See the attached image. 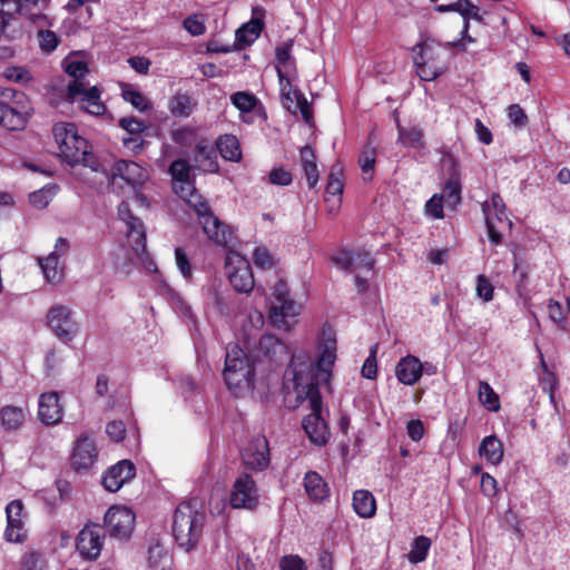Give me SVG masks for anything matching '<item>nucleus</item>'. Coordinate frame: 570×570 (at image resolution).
<instances>
[{
  "mask_svg": "<svg viewBox=\"0 0 570 570\" xmlns=\"http://www.w3.org/2000/svg\"><path fill=\"white\" fill-rule=\"evenodd\" d=\"M376 161L375 148L366 147L358 156V164L364 175V180H371L373 178L374 167Z\"/></svg>",
  "mask_w": 570,
  "mask_h": 570,
  "instance_id": "obj_48",
  "label": "nucleus"
},
{
  "mask_svg": "<svg viewBox=\"0 0 570 570\" xmlns=\"http://www.w3.org/2000/svg\"><path fill=\"white\" fill-rule=\"evenodd\" d=\"M226 273L233 288L238 293L248 294L255 286L254 274L249 262L238 253L226 257Z\"/></svg>",
  "mask_w": 570,
  "mask_h": 570,
  "instance_id": "obj_9",
  "label": "nucleus"
},
{
  "mask_svg": "<svg viewBox=\"0 0 570 570\" xmlns=\"http://www.w3.org/2000/svg\"><path fill=\"white\" fill-rule=\"evenodd\" d=\"M135 475V464L129 460H121L104 473L101 483L107 491L117 492Z\"/></svg>",
  "mask_w": 570,
  "mask_h": 570,
  "instance_id": "obj_17",
  "label": "nucleus"
},
{
  "mask_svg": "<svg viewBox=\"0 0 570 570\" xmlns=\"http://www.w3.org/2000/svg\"><path fill=\"white\" fill-rule=\"evenodd\" d=\"M216 158L215 149L206 139L197 141L194 149V159L203 170L208 173L217 171L219 166Z\"/></svg>",
  "mask_w": 570,
  "mask_h": 570,
  "instance_id": "obj_30",
  "label": "nucleus"
},
{
  "mask_svg": "<svg viewBox=\"0 0 570 570\" xmlns=\"http://www.w3.org/2000/svg\"><path fill=\"white\" fill-rule=\"evenodd\" d=\"M352 504L355 513L364 519L372 518L376 512V501L367 490H356L353 493Z\"/></svg>",
  "mask_w": 570,
  "mask_h": 570,
  "instance_id": "obj_33",
  "label": "nucleus"
},
{
  "mask_svg": "<svg viewBox=\"0 0 570 570\" xmlns=\"http://www.w3.org/2000/svg\"><path fill=\"white\" fill-rule=\"evenodd\" d=\"M106 530L97 524H86L76 538V550L83 560H96L102 550Z\"/></svg>",
  "mask_w": 570,
  "mask_h": 570,
  "instance_id": "obj_11",
  "label": "nucleus"
},
{
  "mask_svg": "<svg viewBox=\"0 0 570 570\" xmlns=\"http://www.w3.org/2000/svg\"><path fill=\"white\" fill-rule=\"evenodd\" d=\"M223 374L230 391L254 387L255 364L238 345L227 350Z\"/></svg>",
  "mask_w": 570,
  "mask_h": 570,
  "instance_id": "obj_5",
  "label": "nucleus"
},
{
  "mask_svg": "<svg viewBox=\"0 0 570 570\" xmlns=\"http://www.w3.org/2000/svg\"><path fill=\"white\" fill-rule=\"evenodd\" d=\"M399 139L404 146L421 149L424 147L423 130L416 127L404 128L397 125Z\"/></svg>",
  "mask_w": 570,
  "mask_h": 570,
  "instance_id": "obj_42",
  "label": "nucleus"
},
{
  "mask_svg": "<svg viewBox=\"0 0 570 570\" xmlns=\"http://www.w3.org/2000/svg\"><path fill=\"white\" fill-rule=\"evenodd\" d=\"M508 117L515 127H524L528 124V116L518 104L508 107Z\"/></svg>",
  "mask_w": 570,
  "mask_h": 570,
  "instance_id": "obj_61",
  "label": "nucleus"
},
{
  "mask_svg": "<svg viewBox=\"0 0 570 570\" xmlns=\"http://www.w3.org/2000/svg\"><path fill=\"white\" fill-rule=\"evenodd\" d=\"M27 409L7 405L0 410V423L6 431H16L22 426L26 420Z\"/></svg>",
  "mask_w": 570,
  "mask_h": 570,
  "instance_id": "obj_34",
  "label": "nucleus"
},
{
  "mask_svg": "<svg viewBox=\"0 0 570 570\" xmlns=\"http://www.w3.org/2000/svg\"><path fill=\"white\" fill-rule=\"evenodd\" d=\"M253 261L255 266L261 269L274 267V257L266 247H256L253 253Z\"/></svg>",
  "mask_w": 570,
  "mask_h": 570,
  "instance_id": "obj_54",
  "label": "nucleus"
},
{
  "mask_svg": "<svg viewBox=\"0 0 570 570\" xmlns=\"http://www.w3.org/2000/svg\"><path fill=\"white\" fill-rule=\"evenodd\" d=\"M320 350L316 362L306 353L294 354L289 367L297 397L306 400L311 410L303 419L302 426L311 443L323 446L328 442L331 431L322 416L323 400L320 385L330 381L336 360V337L331 327L323 328Z\"/></svg>",
  "mask_w": 570,
  "mask_h": 570,
  "instance_id": "obj_1",
  "label": "nucleus"
},
{
  "mask_svg": "<svg viewBox=\"0 0 570 570\" xmlns=\"http://www.w3.org/2000/svg\"><path fill=\"white\" fill-rule=\"evenodd\" d=\"M39 265L49 283L58 284L63 279V267L59 266L56 252L50 253L46 258L39 259Z\"/></svg>",
  "mask_w": 570,
  "mask_h": 570,
  "instance_id": "obj_36",
  "label": "nucleus"
},
{
  "mask_svg": "<svg viewBox=\"0 0 570 570\" xmlns=\"http://www.w3.org/2000/svg\"><path fill=\"white\" fill-rule=\"evenodd\" d=\"M299 161L309 188H314L320 178L314 149L306 145L299 151Z\"/></svg>",
  "mask_w": 570,
  "mask_h": 570,
  "instance_id": "obj_31",
  "label": "nucleus"
},
{
  "mask_svg": "<svg viewBox=\"0 0 570 570\" xmlns=\"http://www.w3.org/2000/svg\"><path fill=\"white\" fill-rule=\"evenodd\" d=\"M453 53L434 38H422L411 48L414 73L421 81L430 82L442 77L450 68Z\"/></svg>",
  "mask_w": 570,
  "mask_h": 570,
  "instance_id": "obj_2",
  "label": "nucleus"
},
{
  "mask_svg": "<svg viewBox=\"0 0 570 570\" xmlns=\"http://www.w3.org/2000/svg\"><path fill=\"white\" fill-rule=\"evenodd\" d=\"M112 177L114 179L119 177L128 185L135 187L147 178V174L137 163L121 159L115 164Z\"/></svg>",
  "mask_w": 570,
  "mask_h": 570,
  "instance_id": "obj_25",
  "label": "nucleus"
},
{
  "mask_svg": "<svg viewBox=\"0 0 570 570\" xmlns=\"http://www.w3.org/2000/svg\"><path fill=\"white\" fill-rule=\"evenodd\" d=\"M195 106L196 102L189 94L177 91L170 99L168 108L175 117H188Z\"/></svg>",
  "mask_w": 570,
  "mask_h": 570,
  "instance_id": "obj_37",
  "label": "nucleus"
},
{
  "mask_svg": "<svg viewBox=\"0 0 570 570\" xmlns=\"http://www.w3.org/2000/svg\"><path fill=\"white\" fill-rule=\"evenodd\" d=\"M48 325L65 343L70 342L78 331V324L71 311L65 305H56L49 309Z\"/></svg>",
  "mask_w": 570,
  "mask_h": 570,
  "instance_id": "obj_14",
  "label": "nucleus"
},
{
  "mask_svg": "<svg viewBox=\"0 0 570 570\" xmlns=\"http://www.w3.org/2000/svg\"><path fill=\"white\" fill-rule=\"evenodd\" d=\"M229 504L233 509L255 510L259 504L258 488L248 473L239 474L229 493Z\"/></svg>",
  "mask_w": 570,
  "mask_h": 570,
  "instance_id": "obj_10",
  "label": "nucleus"
},
{
  "mask_svg": "<svg viewBox=\"0 0 570 570\" xmlns=\"http://www.w3.org/2000/svg\"><path fill=\"white\" fill-rule=\"evenodd\" d=\"M343 169L342 167L334 166L328 175L327 184L325 187V200H328V196H337L338 203H341V196L343 194Z\"/></svg>",
  "mask_w": 570,
  "mask_h": 570,
  "instance_id": "obj_45",
  "label": "nucleus"
},
{
  "mask_svg": "<svg viewBox=\"0 0 570 570\" xmlns=\"http://www.w3.org/2000/svg\"><path fill=\"white\" fill-rule=\"evenodd\" d=\"M230 99L240 112H250L258 104L257 97L248 91H237L232 95Z\"/></svg>",
  "mask_w": 570,
  "mask_h": 570,
  "instance_id": "obj_46",
  "label": "nucleus"
},
{
  "mask_svg": "<svg viewBox=\"0 0 570 570\" xmlns=\"http://www.w3.org/2000/svg\"><path fill=\"white\" fill-rule=\"evenodd\" d=\"M38 42L43 52L50 53L60 43V38L51 30H39Z\"/></svg>",
  "mask_w": 570,
  "mask_h": 570,
  "instance_id": "obj_52",
  "label": "nucleus"
},
{
  "mask_svg": "<svg viewBox=\"0 0 570 570\" xmlns=\"http://www.w3.org/2000/svg\"><path fill=\"white\" fill-rule=\"evenodd\" d=\"M277 77L283 106L293 114L299 110L304 120L309 121L313 118V111L304 94L297 88L292 87L289 78L281 68L277 70Z\"/></svg>",
  "mask_w": 570,
  "mask_h": 570,
  "instance_id": "obj_13",
  "label": "nucleus"
},
{
  "mask_svg": "<svg viewBox=\"0 0 570 570\" xmlns=\"http://www.w3.org/2000/svg\"><path fill=\"white\" fill-rule=\"evenodd\" d=\"M432 541L430 538L425 535L416 537L411 546V550L407 554V559L411 563L416 564L425 561L429 550L431 548Z\"/></svg>",
  "mask_w": 570,
  "mask_h": 570,
  "instance_id": "obj_40",
  "label": "nucleus"
},
{
  "mask_svg": "<svg viewBox=\"0 0 570 570\" xmlns=\"http://www.w3.org/2000/svg\"><path fill=\"white\" fill-rule=\"evenodd\" d=\"M423 372L424 365L420 358L411 354L402 357L395 366V375L404 385H414L420 381Z\"/></svg>",
  "mask_w": 570,
  "mask_h": 570,
  "instance_id": "obj_22",
  "label": "nucleus"
},
{
  "mask_svg": "<svg viewBox=\"0 0 570 570\" xmlns=\"http://www.w3.org/2000/svg\"><path fill=\"white\" fill-rule=\"evenodd\" d=\"M304 488L308 498L314 502H322L330 497L327 482L315 471H308L305 474Z\"/></svg>",
  "mask_w": 570,
  "mask_h": 570,
  "instance_id": "obj_29",
  "label": "nucleus"
},
{
  "mask_svg": "<svg viewBox=\"0 0 570 570\" xmlns=\"http://www.w3.org/2000/svg\"><path fill=\"white\" fill-rule=\"evenodd\" d=\"M444 203L443 195L434 194L425 204V213L434 219H442Z\"/></svg>",
  "mask_w": 570,
  "mask_h": 570,
  "instance_id": "obj_53",
  "label": "nucleus"
},
{
  "mask_svg": "<svg viewBox=\"0 0 570 570\" xmlns=\"http://www.w3.org/2000/svg\"><path fill=\"white\" fill-rule=\"evenodd\" d=\"M292 47H293L292 41L276 47L275 58L278 63V66L276 67V71L278 70V68H281L282 71L285 73L284 69L287 70L292 66L295 65V61L292 59V56H291Z\"/></svg>",
  "mask_w": 570,
  "mask_h": 570,
  "instance_id": "obj_50",
  "label": "nucleus"
},
{
  "mask_svg": "<svg viewBox=\"0 0 570 570\" xmlns=\"http://www.w3.org/2000/svg\"><path fill=\"white\" fill-rule=\"evenodd\" d=\"M195 139V131L188 127H181L171 132V140L180 146H190Z\"/></svg>",
  "mask_w": 570,
  "mask_h": 570,
  "instance_id": "obj_58",
  "label": "nucleus"
},
{
  "mask_svg": "<svg viewBox=\"0 0 570 570\" xmlns=\"http://www.w3.org/2000/svg\"><path fill=\"white\" fill-rule=\"evenodd\" d=\"M332 261L347 272H371L375 264L372 254L365 249H341L332 257Z\"/></svg>",
  "mask_w": 570,
  "mask_h": 570,
  "instance_id": "obj_16",
  "label": "nucleus"
},
{
  "mask_svg": "<svg viewBox=\"0 0 570 570\" xmlns=\"http://www.w3.org/2000/svg\"><path fill=\"white\" fill-rule=\"evenodd\" d=\"M58 189L59 187L57 184H48L40 188L39 190L32 191L29 195V202L33 207L38 209H43L56 196Z\"/></svg>",
  "mask_w": 570,
  "mask_h": 570,
  "instance_id": "obj_41",
  "label": "nucleus"
},
{
  "mask_svg": "<svg viewBox=\"0 0 570 570\" xmlns=\"http://www.w3.org/2000/svg\"><path fill=\"white\" fill-rule=\"evenodd\" d=\"M10 512L11 509L9 510V520H7V527L4 529L3 537L8 542L23 543L28 538L24 522L22 519H12Z\"/></svg>",
  "mask_w": 570,
  "mask_h": 570,
  "instance_id": "obj_38",
  "label": "nucleus"
},
{
  "mask_svg": "<svg viewBox=\"0 0 570 570\" xmlns=\"http://www.w3.org/2000/svg\"><path fill=\"white\" fill-rule=\"evenodd\" d=\"M135 518V513L129 508L112 505L105 514L102 528L110 537L127 539L134 530Z\"/></svg>",
  "mask_w": 570,
  "mask_h": 570,
  "instance_id": "obj_12",
  "label": "nucleus"
},
{
  "mask_svg": "<svg viewBox=\"0 0 570 570\" xmlns=\"http://www.w3.org/2000/svg\"><path fill=\"white\" fill-rule=\"evenodd\" d=\"M206 236L215 244L227 246L233 237L229 227L214 215L208 202L205 199L193 207Z\"/></svg>",
  "mask_w": 570,
  "mask_h": 570,
  "instance_id": "obj_8",
  "label": "nucleus"
},
{
  "mask_svg": "<svg viewBox=\"0 0 570 570\" xmlns=\"http://www.w3.org/2000/svg\"><path fill=\"white\" fill-rule=\"evenodd\" d=\"M216 148L226 160L238 161L242 157L239 141L234 135L219 136L216 141Z\"/></svg>",
  "mask_w": 570,
  "mask_h": 570,
  "instance_id": "obj_35",
  "label": "nucleus"
},
{
  "mask_svg": "<svg viewBox=\"0 0 570 570\" xmlns=\"http://www.w3.org/2000/svg\"><path fill=\"white\" fill-rule=\"evenodd\" d=\"M274 301L268 311L271 323L278 328L289 330L288 318H294L299 311L295 301L289 298L287 284L278 281L273 288Z\"/></svg>",
  "mask_w": 570,
  "mask_h": 570,
  "instance_id": "obj_7",
  "label": "nucleus"
},
{
  "mask_svg": "<svg viewBox=\"0 0 570 570\" xmlns=\"http://www.w3.org/2000/svg\"><path fill=\"white\" fill-rule=\"evenodd\" d=\"M479 401L492 412H498L501 407L498 394L493 391L491 385L485 381L479 382L478 391Z\"/></svg>",
  "mask_w": 570,
  "mask_h": 570,
  "instance_id": "obj_43",
  "label": "nucleus"
},
{
  "mask_svg": "<svg viewBox=\"0 0 570 570\" xmlns=\"http://www.w3.org/2000/svg\"><path fill=\"white\" fill-rule=\"evenodd\" d=\"M268 181L276 186H288L293 181V176L284 168H274L268 175Z\"/></svg>",
  "mask_w": 570,
  "mask_h": 570,
  "instance_id": "obj_59",
  "label": "nucleus"
},
{
  "mask_svg": "<svg viewBox=\"0 0 570 570\" xmlns=\"http://www.w3.org/2000/svg\"><path fill=\"white\" fill-rule=\"evenodd\" d=\"M169 173L174 180L180 183V186H187L190 183V165L185 159H176L169 166Z\"/></svg>",
  "mask_w": 570,
  "mask_h": 570,
  "instance_id": "obj_47",
  "label": "nucleus"
},
{
  "mask_svg": "<svg viewBox=\"0 0 570 570\" xmlns=\"http://www.w3.org/2000/svg\"><path fill=\"white\" fill-rule=\"evenodd\" d=\"M206 514L191 502L178 504L173 517V535L178 547L189 552L200 541Z\"/></svg>",
  "mask_w": 570,
  "mask_h": 570,
  "instance_id": "obj_4",
  "label": "nucleus"
},
{
  "mask_svg": "<svg viewBox=\"0 0 570 570\" xmlns=\"http://www.w3.org/2000/svg\"><path fill=\"white\" fill-rule=\"evenodd\" d=\"M183 27L187 30L191 36H202L206 31V27L199 18L194 14L184 19Z\"/></svg>",
  "mask_w": 570,
  "mask_h": 570,
  "instance_id": "obj_62",
  "label": "nucleus"
},
{
  "mask_svg": "<svg viewBox=\"0 0 570 570\" xmlns=\"http://www.w3.org/2000/svg\"><path fill=\"white\" fill-rule=\"evenodd\" d=\"M65 71L73 79L67 86V98L76 100V97L83 90V78L88 72V65L82 60H71L66 62Z\"/></svg>",
  "mask_w": 570,
  "mask_h": 570,
  "instance_id": "obj_24",
  "label": "nucleus"
},
{
  "mask_svg": "<svg viewBox=\"0 0 570 570\" xmlns=\"http://www.w3.org/2000/svg\"><path fill=\"white\" fill-rule=\"evenodd\" d=\"M45 564L42 554L36 551L27 552L21 558L22 570H43Z\"/></svg>",
  "mask_w": 570,
  "mask_h": 570,
  "instance_id": "obj_55",
  "label": "nucleus"
},
{
  "mask_svg": "<svg viewBox=\"0 0 570 570\" xmlns=\"http://www.w3.org/2000/svg\"><path fill=\"white\" fill-rule=\"evenodd\" d=\"M118 125L127 132V136L122 137V145L135 154L142 151L146 144L142 138L144 131L147 130L146 124L131 116L120 118Z\"/></svg>",
  "mask_w": 570,
  "mask_h": 570,
  "instance_id": "obj_19",
  "label": "nucleus"
},
{
  "mask_svg": "<svg viewBox=\"0 0 570 570\" xmlns=\"http://www.w3.org/2000/svg\"><path fill=\"white\" fill-rule=\"evenodd\" d=\"M264 22L261 19H252L236 31V39L244 45H250L261 35Z\"/></svg>",
  "mask_w": 570,
  "mask_h": 570,
  "instance_id": "obj_39",
  "label": "nucleus"
},
{
  "mask_svg": "<svg viewBox=\"0 0 570 570\" xmlns=\"http://www.w3.org/2000/svg\"><path fill=\"white\" fill-rule=\"evenodd\" d=\"M176 265L186 279H190L193 276L190 261L181 247L175 249Z\"/></svg>",
  "mask_w": 570,
  "mask_h": 570,
  "instance_id": "obj_56",
  "label": "nucleus"
},
{
  "mask_svg": "<svg viewBox=\"0 0 570 570\" xmlns=\"http://www.w3.org/2000/svg\"><path fill=\"white\" fill-rule=\"evenodd\" d=\"M475 289L478 296L482 297L485 302L493 299L494 287L484 275L478 276Z\"/></svg>",
  "mask_w": 570,
  "mask_h": 570,
  "instance_id": "obj_60",
  "label": "nucleus"
},
{
  "mask_svg": "<svg viewBox=\"0 0 570 570\" xmlns=\"http://www.w3.org/2000/svg\"><path fill=\"white\" fill-rule=\"evenodd\" d=\"M6 92H10L13 100L11 104L0 101V127L21 130L26 127L32 109L30 100L23 92L13 89H6L2 96H7Z\"/></svg>",
  "mask_w": 570,
  "mask_h": 570,
  "instance_id": "obj_6",
  "label": "nucleus"
},
{
  "mask_svg": "<svg viewBox=\"0 0 570 570\" xmlns=\"http://www.w3.org/2000/svg\"><path fill=\"white\" fill-rule=\"evenodd\" d=\"M289 354L284 342L272 334L261 336L257 345V356L271 362H282Z\"/></svg>",
  "mask_w": 570,
  "mask_h": 570,
  "instance_id": "obj_23",
  "label": "nucleus"
},
{
  "mask_svg": "<svg viewBox=\"0 0 570 570\" xmlns=\"http://www.w3.org/2000/svg\"><path fill=\"white\" fill-rule=\"evenodd\" d=\"M38 417L45 425H55L62 419V406L57 392H46L39 396Z\"/></svg>",
  "mask_w": 570,
  "mask_h": 570,
  "instance_id": "obj_20",
  "label": "nucleus"
},
{
  "mask_svg": "<svg viewBox=\"0 0 570 570\" xmlns=\"http://www.w3.org/2000/svg\"><path fill=\"white\" fill-rule=\"evenodd\" d=\"M98 456V451L92 439L87 435L80 436L73 446L70 464L71 468L79 472L88 470L92 466Z\"/></svg>",
  "mask_w": 570,
  "mask_h": 570,
  "instance_id": "obj_18",
  "label": "nucleus"
},
{
  "mask_svg": "<svg viewBox=\"0 0 570 570\" xmlns=\"http://www.w3.org/2000/svg\"><path fill=\"white\" fill-rule=\"evenodd\" d=\"M443 166L446 169L448 179L443 186V198L448 206L455 207L461 202V166L458 159L451 155L446 154L443 157Z\"/></svg>",
  "mask_w": 570,
  "mask_h": 570,
  "instance_id": "obj_15",
  "label": "nucleus"
},
{
  "mask_svg": "<svg viewBox=\"0 0 570 570\" xmlns=\"http://www.w3.org/2000/svg\"><path fill=\"white\" fill-rule=\"evenodd\" d=\"M479 454L489 463L498 465L503 460V445L495 435L485 436L479 445Z\"/></svg>",
  "mask_w": 570,
  "mask_h": 570,
  "instance_id": "obj_32",
  "label": "nucleus"
},
{
  "mask_svg": "<svg viewBox=\"0 0 570 570\" xmlns=\"http://www.w3.org/2000/svg\"><path fill=\"white\" fill-rule=\"evenodd\" d=\"M3 76L9 81L20 85H27L33 79L31 72L26 67L21 66L7 67L3 71Z\"/></svg>",
  "mask_w": 570,
  "mask_h": 570,
  "instance_id": "obj_49",
  "label": "nucleus"
},
{
  "mask_svg": "<svg viewBox=\"0 0 570 570\" xmlns=\"http://www.w3.org/2000/svg\"><path fill=\"white\" fill-rule=\"evenodd\" d=\"M279 568L281 570H308L305 561L298 554L282 557Z\"/></svg>",
  "mask_w": 570,
  "mask_h": 570,
  "instance_id": "obj_57",
  "label": "nucleus"
},
{
  "mask_svg": "<svg viewBox=\"0 0 570 570\" xmlns=\"http://www.w3.org/2000/svg\"><path fill=\"white\" fill-rule=\"evenodd\" d=\"M438 12H449L455 11L459 12L464 20V32L469 30L470 19H474L478 21H482V17L480 16V8L473 4L469 0H458L450 4H439L435 7Z\"/></svg>",
  "mask_w": 570,
  "mask_h": 570,
  "instance_id": "obj_28",
  "label": "nucleus"
},
{
  "mask_svg": "<svg viewBox=\"0 0 570 570\" xmlns=\"http://www.w3.org/2000/svg\"><path fill=\"white\" fill-rule=\"evenodd\" d=\"M106 432L115 442H121L126 438V426L122 421H111L106 426Z\"/></svg>",
  "mask_w": 570,
  "mask_h": 570,
  "instance_id": "obj_63",
  "label": "nucleus"
},
{
  "mask_svg": "<svg viewBox=\"0 0 570 570\" xmlns=\"http://www.w3.org/2000/svg\"><path fill=\"white\" fill-rule=\"evenodd\" d=\"M52 134L63 161L70 166L83 165L94 171L99 170V160L90 150L88 140L78 134L75 124L57 122L52 128Z\"/></svg>",
  "mask_w": 570,
  "mask_h": 570,
  "instance_id": "obj_3",
  "label": "nucleus"
},
{
  "mask_svg": "<svg viewBox=\"0 0 570 570\" xmlns=\"http://www.w3.org/2000/svg\"><path fill=\"white\" fill-rule=\"evenodd\" d=\"M176 194L184 199L187 205L193 208L198 203L205 200V198L197 191L193 184H187V186H175Z\"/></svg>",
  "mask_w": 570,
  "mask_h": 570,
  "instance_id": "obj_51",
  "label": "nucleus"
},
{
  "mask_svg": "<svg viewBox=\"0 0 570 570\" xmlns=\"http://www.w3.org/2000/svg\"><path fill=\"white\" fill-rule=\"evenodd\" d=\"M121 97L126 102H129L139 111H146L150 107L147 98L139 90L132 88L128 83H124L121 86Z\"/></svg>",
  "mask_w": 570,
  "mask_h": 570,
  "instance_id": "obj_44",
  "label": "nucleus"
},
{
  "mask_svg": "<svg viewBox=\"0 0 570 570\" xmlns=\"http://www.w3.org/2000/svg\"><path fill=\"white\" fill-rule=\"evenodd\" d=\"M101 91L97 86L87 88L83 86V90L76 97L79 107L86 112L92 116H101L106 111V106L101 101Z\"/></svg>",
  "mask_w": 570,
  "mask_h": 570,
  "instance_id": "obj_26",
  "label": "nucleus"
},
{
  "mask_svg": "<svg viewBox=\"0 0 570 570\" xmlns=\"http://www.w3.org/2000/svg\"><path fill=\"white\" fill-rule=\"evenodd\" d=\"M127 240L135 255L145 262L149 258L146 246V228L142 220H134V224L127 226Z\"/></svg>",
  "mask_w": 570,
  "mask_h": 570,
  "instance_id": "obj_27",
  "label": "nucleus"
},
{
  "mask_svg": "<svg viewBox=\"0 0 570 570\" xmlns=\"http://www.w3.org/2000/svg\"><path fill=\"white\" fill-rule=\"evenodd\" d=\"M243 463L252 470L262 471L269 464V450L267 441L257 440L252 442L242 452Z\"/></svg>",
  "mask_w": 570,
  "mask_h": 570,
  "instance_id": "obj_21",
  "label": "nucleus"
},
{
  "mask_svg": "<svg viewBox=\"0 0 570 570\" xmlns=\"http://www.w3.org/2000/svg\"><path fill=\"white\" fill-rule=\"evenodd\" d=\"M480 485L482 493L489 498L494 497L498 492V482L489 473H482Z\"/></svg>",
  "mask_w": 570,
  "mask_h": 570,
  "instance_id": "obj_64",
  "label": "nucleus"
}]
</instances>
